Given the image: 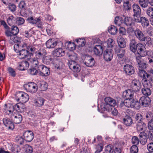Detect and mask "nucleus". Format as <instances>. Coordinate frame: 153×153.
I'll use <instances>...</instances> for the list:
<instances>
[{
	"mask_svg": "<svg viewBox=\"0 0 153 153\" xmlns=\"http://www.w3.org/2000/svg\"><path fill=\"white\" fill-rule=\"evenodd\" d=\"M130 48L131 51L133 53L137 52V54H141L143 56L146 55V51L144 45L141 43L137 44V42L134 39H132L130 41Z\"/></svg>",
	"mask_w": 153,
	"mask_h": 153,
	"instance_id": "1",
	"label": "nucleus"
},
{
	"mask_svg": "<svg viewBox=\"0 0 153 153\" xmlns=\"http://www.w3.org/2000/svg\"><path fill=\"white\" fill-rule=\"evenodd\" d=\"M7 104H5L4 105V109L6 111V113L9 115L11 120H12L13 123L15 124L20 123L22 120V117L21 115L19 114L15 115L13 114V111L11 110H9L7 108Z\"/></svg>",
	"mask_w": 153,
	"mask_h": 153,
	"instance_id": "2",
	"label": "nucleus"
},
{
	"mask_svg": "<svg viewBox=\"0 0 153 153\" xmlns=\"http://www.w3.org/2000/svg\"><path fill=\"white\" fill-rule=\"evenodd\" d=\"M7 108L9 110H11L13 111L15 109L18 112H22L25 111V105L24 104V103L19 102L14 106L10 105H8L7 104Z\"/></svg>",
	"mask_w": 153,
	"mask_h": 153,
	"instance_id": "3",
	"label": "nucleus"
},
{
	"mask_svg": "<svg viewBox=\"0 0 153 153\" xmlns=\"http://www.w3.org/2000/svg\"><path fill=\"white\" fill-rule=\"evenodd\" d=\"M134 12V19L135 22H139V18L141 16V10L140 6L137 4H134L132 6Z\"/></svg>",
	"mask_w": 153,
	"mask_h": 153,
	"instance_id": "4",
	"label": "nucleus"
},
{
	"mask_svg": "<svg viewBox=\"0 0 153 153\" xmlns=\"http://www.w3.org/2000/svg\"><path fill=\"white\" fill-rule=\"evenodd\" d=\"M130 84L131 89L132 91L134 92L139 91L141 87V82L138 80H133Z\"/></svg>",
	"mask_w": 153,
	"mask_h": 153,
	"instance_id": "5",
	"label": "nucleus"
},
{
	"mask_svg": "<svg viewBox=\"0 0 153 153\" xmlns=\"http://www.w3.org/2000/svg\"><path fill=\"white\" fill-rule=\"evenodd\" d=\"M16 99L17 101L20 100L21 102L24 103L27 102L29 99V97L28 95L23 92H19L16 95Z\"/></svg>",
	"mask_w": 153,
	"mask_h": 153,
	"instance_id": "6",
	"label": "nucleus"
},
{
	"mask_svg": "<svg viewBox=\"0 0 153 153\" xmlns=\"http://www.w3.org/2000/svg\"><path fill=\"white\" fill-rule=\"evenodd\" d=\"M25 89L30 92L34 93L38 89V86L36 84L33 82H30L25 84L24 86Z\"/></svg>",
	"mask_w": 153,
	"mask_h": 153,
	"instance_id": "7",
	"label": "nucleus"
},
{
	"mask_svg": "<svg viewBox=\"0 0 153 153\" xmlns=\"http://www.w3.org/2000/svg\"><path fill=\"white\" fill-rule=\"evenodd\" d=\"M104 49V46L102 44H101L95 45L94 47L93 50L95 55L100 56L102 54Z\"/></svg>",
	"mask_w": 153,
	"mask_h": 153,
	"instance_id": "8",
	"label": "nucleus"
},
{
	"mask_svg": "<svg viewBox=\"0 0 153 153\" xmlns=\"http://www.w3.org/2000/svg\"><path fill=\"white\" fill-rule=\"evenodd\" d=\"M34 137L33 133L31 131H27L23 133V138L27 142H30L32 141Z\"/></svg>",
	"mask_w": 153,
	"mask_h": 153,
	"instance_id": "9",
	"label": "nucleus"
},
{
	"mask_svg": "<svg viewBox=\"0 0 153 153\" xmlns=\"http://www.w3.org/2000/svg\"><path fill=\"white\" fill-rule=\"evenodd\" d=\"M140 102L143 106L144 107H150L151 105V100L148 97L143 96L140 99Z\"/></svg>",
	"mask_w": 153,
	"mask_h": 153,
	"instance_id": "10",
	"label": "nucleus"
},
{
	"mask_svg": "<svg viewBox=\"0 0 153 153\" xmlns=\"http://www.w3.org/2000/svg\"><path fill=\"white\" fill-rule=\"evenodd\" d=\"M3 121L4 125L9 129L13 130L14 129L15 126L13 121L7 118H4L3 119Z\"/></svg>",
	"mask_w": 153,
	"mask_h": 153,
	"instance_id": "11",
	"label": "nucleus"
},
{
	"mask_svg": "<svg viewBox=\"0 0 153 153\" xmlns=\"http://www.w3.org/2000/svg\"><path fill=\"white\" fill-rule=\"evenodd\" d=\"M113 53L111 49H108L105 50L103 53V57L106 61H110L112 58Z\"/></svg>",
	"mask_w": 153,
	"mask_h": 153,
	"instance_id": "12",
	"label": "nucleus"
},
{
	"mask_svg": "<svg viewBox=\"0 0 153 153\" xmlns=\"http://www.w3.org/2000/svg\"><path fill=\"white\" fill-rule=\"evenodd\" d=\"M17 52L19 53V56L21 59H24L27 58V59H29L30 57V53L28 52L27 49H22L21 50H17Z\"/></svg>",
	"mask_w": 153,
	"mask_h": 153,
	"instance_id": "13",
	"label": "nucleus"
},
{
	"mask_svg": "<svg viewBox=\"0 0 153 153\" xmlns=\"http://www.w3.org/2000/svg\"><path fill=\"white\" fill-rule=\"evenodd\" d=\"M134 33L136 37L138 40L141 42L144 40L145 36L139 29L137 28L134 31Z\"/></svg>",
	"mask_w": 153,
	"mask_h": 153,
	"instance_id": "14",
	"label": "nucleus"
},
{
	"mask_svg": "<svg viewBox=\"0 0 153 153\" xmlns=\"http://www.w3.org/2000/svg\"><path fill=\"white\" fill-rule=\"evenodd\" d=\"M114 51L117 56L120 58H123L125 54V50L123 48L116 47L114 49Z\"/></svg>",
	"mask_w": 153,
	"mask_h": 153,
	"instance_id": "15",
	"label": "nucleus"
},
{
	"mask_svg": "<svg viewBox=\"0 0 153 153\" xmlns=\"http://www.w3.org/2000/svg\"><path fill=\"white\" fill-rule=\"evenodd\" d=\"M140 142L143 145H145L147 142V135L144 132H140L139 135Z\"/></svg>",
	"mask_w": 153,
	"mask_h": 153,
	"instance_id": "16",
	"label": "nucleus"
},
{
	"mask_svg": "<svg viewBox=\"0 0 153 153\" xmlns=\"http://www.w3.org/2000/svg\"><path fill=\"white\" fill-rule=\"evenodd\" d=\"M142 56H141V54H138L136 56V61L139 65V67H146V63L141 59Z\"/></svg>",
	"mask_w": 153,
	"mask_h": 153,
	"instance_id": "17",
	"label": "nucleus"
},
{
	"mask_svg": "<svg viewBox=\"0 0 153 153\" xmlns=\"http://www.w3.org/2000/svg\"><path fill=\"white\" fill-rule=\"evenodd\" d=\"M65 51L62 48H57L52 52V54L54 56L61 57L65 55Z\"/></svg>",
	"mask_w": 153,
	"mask_h": 153,
	"instance_id": "18",
	"label": "nucleus"
},
{
	"mask_svg": "<svg viewBox=\"0 0 153 153\" xmlns=\"http://www.w3.org/2000/svg\"><path fill=\"white\" fill-rule=\"evenodd\" d=\"M123 122L126 126H130L133 123L132 119L128 115H126L123 118Z\"/></svg>",
	"mask_w": 153,
	"mask_h": 153,
	"instance_id": "19",
	"label": "nucleus"
},
{
	"mask_svg": "<svg viewBox=\"0 0 153 153\" xmlns=\"http://www.w3.org/2000/svg\"><path fill=\"white\" fill-rule=\"evenodd\" d=\"M69 57L71 60L69 61L68 62V65L69 67H76L75 63L74 60L77 59V57L76 54L74 55H69Z\"/></svg>",
	"mask_w": 153,
	"mask_h": 153,
	"instance_id": "20",
	"label": "nucleus"
},
{
	"mask_svg": "<svg viewBox=\"0 0 153 153\" xmlns=\"http://www.w3.org/2000/svg\"><path fill=\"white\" fill-rule=\"evenodd\" d=\"M104 104L111 105V106H115L116 104L115 100L110 97H106L104 99Z\"/></svg>",
	"mask_w": 153,
	"mask_h": 153,
	"instance_id": "21",
	"label": "nucleus"
},
{
	"mask_svg": "<svg viewBox=\"0 0 153 153\" xmlns=\"http://www.w3.org/2000/svg\"><path fill=\"white\" fill-rule=\"evenodd\" d=\"M45 101V100L41 97H38L34 100V104L37 107H41L42 106Z\"/></svg>",
	"mask_w": 153,
	"mask_h": 153,
	"instance_id": "22",
	"label": "nucleus"
},
{
	"mask_svg": "<svg viewBox=\"0 0 153 153\" xmlns=\"http://www.w3.org/2000/svg\"><path fill=\"white\" fill-rule=\"evenodd\" d=\"M114 106H111V105L104 104L103 105H101L100 106L101 110H100L99 109H98V110L101 113H103V111L105 110L108 112H110L112 108V107Z\"/></svg>",
	"mask_w": 153,
	"mask_h": 153,
	"instance_id": "23",
	"label": "nucleus"
},
{
	"mask_svg": "<svg viewBox=\"0 0 153 153\" xmlns=\"http://www.w3.org/2000/svg\"><path fill=\"white\" fill-rule=\"evenodd\" d=\"M139 22H141V25L144 27H146L149 25V20L146 18L144 17H141L139 18Z\"/></svg>",
	"mask_w": 153,
	"mask_h": 153,
	"instance_id": "24",
	"label": "nucleus"
},
{
	"mask_svg": "<svg viewBox=\"0 0 153 153\" xmlns=\"http://www.w3.org/2000/svg\"><path fill=\"white\" fill-rule=\"evenodd\" d=\"M57 42L56 41L50 39L46 42V45L47 48H53L57 45Z\"/></svg>",
	"mask_w": 153,
	"mask_h": 153,
	"instance_id": "25",
	"label": "nucleus"
},
{
	"mask_svg": "<svg viewBox=\"0 0 153 153\" xmlns=\"http://www.w3.org/2000/svg\"><path fill=\"white\" fill-rule=\"evenodd\" d=\"M123 22L128 27H132L134 25L132 19L131 17H125L123 20Z\"/></svg>",
	"mask_w": 153,
	"mask_h": 153,
	"instance_id": "26",
	"label": "nucleus"
},
{
	"mask_svg": "<svg viewBox=\"0 0 153 153\" xmlns=\"http://www.w3.org/2000/svg\"><path fill=\"white\" fill-rule=\"evenodd\" d=\"M46 54V53L45 51L40 50V51L36 53V57L37 59H43L44 56Z\"/></svg>",
	"mask_w": 153,
	"mask_h": 153,
	"instance_id": "27",
	"label": "nucleus"
},
{
	"mask_svg": "<svg viewBox=\"0 0 153 153\" xmlns=\"http://www.w3.org/2000/svg\"><path fill=\"white\" fill-rule=\"evenodd\" d=\"M117 42L119 48H124L126 47V43L124 39L121 37H119L118 38Z\"/></svg>",
	"mask_w": 153,
	"mask_h": 153,
	"instance_id": "28",
	"label": "nucleus"
},
{
	"mask_svg": "<svg viewBox=\"0 0 153 153\" xmlns=\"http://www.w3.org/2000/svg\"><path fill=\"white\" fill-rule=\"evenodd\" d=\"M146 126V123L143 122L137 123L136 125L137 129L138 131L143 130Z\"/></svg>",
	"mask_w": 153,
	"mask_h": 153,
	"instance_id": "29",
	"label": "nucleus"
},
{
	"mask_svg": "<svg viewBox=\"0 0 153 153\" xmlns=\"http://www.w3.org/2000/svg\"><path fill=\"white\" fill-rule=\"evenodd\" d=\"M27 50L30 53L31 56L33 53L36 51V48L35 45H28L27 47Z\"/></svg>",
	"mask_w": 153,
	"mask_h": 153,
	"instance_id": "30",
	"label": "nucleus"
},
{
	"mask_svg": "<svg viewBox=\"0 0 153 153\" xmlns=\"http://www.w3.org/2000/svg\"><path fill=\"white\" fill-rule=\"evenodd\" d=\"M39 117V116H35L34 114H33V116H31V119L34 122L33 123L35 125V126H37L40 123L41 121Z\"/></svg>",
	"mask_w": 153,
	"mask_h": 153,
	"instance_id": "31",
	"label": "nucleus"
},
{
	"mask_svg": "<svg viewBox=\"0 0 153 153\" xmlns=\"http://www.w3.org/2000/svg\"><path fill=\"white\" fill-rule=\"evenodd\" d=\"M138 74L142 78L144 79H146V75L148 73L144 70L143 68H139Z\"/></svg>",
	"mask_w": 153,
	"mask_h": 153,
	"instance_id": "32",
	"label": "nucleus"
},
{
	"mask_svg": "<svg viewBox=\"0 0 153 153\" xmlns=\"http://www.w3.org/2000/svg\"><path fill=\"white\" fill-rule=\"evenodd\" d=\"M133 101L134 98H126L125 99V106L131 108L133 104L132 103Z\"/></svg>",
	"mask_w": 153,
	"mask_h": 153,
	"instance_id": "33",
	"label": "nucleus"
},
{
	"mask_svg": "<svg viewBox=\"0 0 153 153\" xmlns=\"http://www.w3.org/2000/svg\"><path fill=\"white\" fill-rule=\"evenodd\" d=\"M53 59L51 56H45L43 59V62L46 64L48 65L51 63Z\"/></svg>",
	"mask_w": 153,
	"mask_h": 153,
	"instance_id": "34",
	"label": "nucleus"
},
{
	"mask_svg": "<svg viewBox=\"0 0 153 153\" xmlns=\"http://www.w3.org/2000/svg\"><path fill=\"white\" fill-rule=\"evenodd\" d=\"M108 32L111 35H115L117 31V29L114 25H111L108 28Z\"/></svg>",
	"mask_w": 153,
	"mask_h": 153,
	"instance_id": "35",
	"label": "nucleus"
},
{
	"mask_svg": "<svg viewBox=\"0 0 153 153\" xmlns=\"http://www.w3.org/2000/svg\"><path fill=\"white\" fill-rule=\"evenodd\" d=\"M123 7L126 10H129L131 8V4L129 3L128 0H123Z\"/></svg>",
	"mask_w": 153,
	"mask_h": 153,
	"instance_id": "36",
	"label": "nucleus"
},
{
	"mask_svg": "<svg viewBox=\"0 0 153 153\" xmlns=\"http://www.w3.org/2000/svg\"><path fill=\"white\" fill-rule=\"evenodd\" d=\"M28 46V45L25 43H22V44L20 45L18 44H15L14 46V48L15 51L17 52V48H18V50L19 49L21 48V47L22 48H23L25 49V48L27 49V47Z\"/></svg>",
	"mask_w": 153,
	"mask_h": 153,
	"instance_id": "37",
	"label": "nucleus"
},
{
	"mask_svg": "<svg viewBox=\"0 0 153 153\" xmlns=\"http://www.w3.org/2000/svg\"><path fill=\"white\" fill-rule=\"evenodd\" d=\"M42 68L43 70L41 73V75L42 76H47L49 75L50 74L49 68Z\"/></svg>",
	"mask_w": 153,
	"mask_h": 153,
	"instance_id": "38",
	"label": "nucleus"
},
{
	"mask_svg": "<svg viewBox=\"0 0 153 153\" xmlns=\"http://www.w3.org/2000/svg\"><path fill=\"white\" fill-rule=\"evenodd\" d=\"M141 91L143 94L146 97L150 95L151 94V91L148 88H143Z\"/></svg>",
	"mask_w": 153,
	"mask_h": 153,
	"instance_id": "39",
	"label": "nucleus"
},
{
	"mask_svg": "<svg viewBox=\"0 0 153 153\" xmlns=\"http://www.w3.org/2000/svg\"><path fill=\"white\" fill-rule=\"evenodd\" d=\"M39 87L41 89L42 91H45L47 88L48 84L45 82H42L39 83Z\"/></svg>",
	"mask_w": 153,
	"mask_h": 153,
	"instance_id": "40",
	"label": "nucleus"
},
{
	"mask_svg": "<svg viewBox=\"0 0 153 153\" xmlns=\"http://www.w3.org/2000/svg\"><path fill=\"white\" fill-rule=\"evenodd\" d=\"M135 118L137 123L143 122V117L142 115L140 113L137 114L135 115Z\"/></svg>",
	"mask_w": 153,
	"mask_h": 153,
	"instance_id": "41",
	"label": "nucleus"
},
{
	"mask_svg": "<svg viewBox=\"0 0 153 153\" xmlns=\"http://www.w3.org/2000/svg\"><path fill=\"white\" fill-rule=\"evenodd\" d=\"M132 68H124V70L125 73L128 75H131L134 73V70Z\"/></svg>",
	"mask_w": 153,
	"mask_h": 153,
	"instance_id": "42",
	"label": "nucleus"
},
{
	"mask_svg": "<svg viewBox=\"0 0 153 153\" xmlns=\"http://www.w3.org/2000/svg\"><path fill=\"white\" fill-rule=\"evenodd\" d=\"M103 148V145L102 143H100L98 144L96 146V149L97 150L95 152V153H100L102 151Z\"/></svg>",
	"mask_w": 153,
	"mask_h": 153,
	"instance_id": "43",
	"label": "nucleus"
},
{
	"mask_svg": "<svg viewBox=\"0 0 153 153\" xmlns=\"http://www.w3.org/2000/svg\"><path fill=\"white\" fill-rule=\"evenodd\" d=\"M19 7L21 9V12H22L23 10L25 11L26 9V4L23 1H22L20 2Z\"/></svg>",
	"mask_w": 153,
	"mask_h": 153,
	"instance_id": "44",
	"label": "nucleus"
},
{
	"mask_svg": "<svg viewBox=\"0 0 153 153\" xmlns=\"http://www.w3.org/2000/svg\"><path fill=\"white\" fill-rule=\"evenodd\" d=\"M76 42L78 45L81 47L84 46L85 44V40L82 39H79L76 40Z\"/></svg>",
	"mask_w": 153,
	"mask_h": 153,
	"instance_id": "45",
	"label": "nucleus"
},
{
	"mask_svg": "<svg viewBox=\"0 0 153 153\" xmlns=\"http://www.w3.org/2000/svg\"><path fill=\"white\" fill-rule=\"evenodd\" d=\"M33 152V149L31 146L27 145L25 147L24 152L23 153H32Z\"/></svg>",
	"mask_w": 153,
	"mask_h": 153,
	"instance_id": "46",
	"label": "nucleus"
},
{
	"mask_svg": "<svg viewBox=\"0 0 153 153\" xmlns=\"http://www.w3.org/2000/svg\"><path fill=\"white\" fill-rule=\"evenodd\" d=\"M118 66L119 67L120 66L125 67H132V65L130 64H126V63L124 62L123 60H121L119 62L117 63Z\"/></svg>",
	"mask_w": 153,
	"mask_h": 153,
	"instance_id": "47",
	"label": "nucleus"
},
{
	"mask_svg": "<svg viewBox=\"0 0 153 153\" xmlns=\"http://www.w3.org/2000/svg\"><path fill=\"white\" fill-rule=\"evenodd\" d=\"M131 153H137L138 152V147L136 145H133L130 149Z\"/></svg>",
	"mask_w": 153,
	"mask_h": 153,
	"instance_id": "48",
	"label": "nucleus"
},
{
	"mask_svg": "<svg viewBox=\"0 0 153 153\" xmlns=\"http://www.w3.org/2000/svg\"><path fill=\"white\" fill-rule=\"evenodd\" d=\"M146 76V79H148L151 81H153V70H151L149 71H148Z\"/></svg>",
	"mask_w": 153,
	"mask_h": 153,
	"instance_id": "49",
	"label": "nucleus"
},
{
	"mask_svg": "<svg viewBox=\"0 0 153 153\" xmlns=\"http://www.w3.org/2000/svg\"><path fill=\"white\" fill-rule=\"evenodd\" d=\"M19 29L16 26H13L12 28L11 32L12 35H16L19 33Z\"/></svg>",
	"mask_w": 153,
	"mask_h": 153,
	"instance_id": "50",
	"label": "nucleus"
},
{
	"mask_svg": "<svg viewBox=\"0 0 153 153\" xmlns=\"http://www.w3.org/2000/svg\"><path fill=\"white\" fill-rule=\"evenodd\" d=\"M139 4L143 8H146L148 6V3L145 0H138Z\"/></svg>",
	"mask_w": 153,
	"mask_h": 153,
	"instance_id": "51",
	"label": "nucleus"
},
{
	"mask_svg": "<svg viewBox=\"0 0 153 153\" xmlns=\"http://www.w3.org/2000/svg\"><path fill=\"white\" fill-rule=\"evenodd\" d=\"M114 41L111 38H109L107 41V44L108 47L111 48L114 44Z\"/></svg>",
	"mask_w": 153,
	"mask_h": 153,
	"instance_id": "52",
	"label": "nucleus"
},
{
	"mask_svg": "<svg viewBox=\"0 0 153 153\" xmlns=\"http://www.w3.org/2000/svg\"><path fill=\"white\" fill-rule=\"evenodd\" d=\"M132 103L133 104L131 108H140L141 104L140 101L139 102L138 101H136L134 99V101Z\"/></svg>",
	"mask_w": 153,
	"mask_h": 153,
	"instance_id": "53",
	"label": "nucleus"
},
{
	"mask_svg": "<svg viewBox=\"0 0 153 153\" xmlns=\"http://www.w3.org/2000/svg\"><path fill=\"white\" fill-rule=\"evenodd\" d=\"M146 13L149 16L153 18V8L149 7L146 10Z\"/></svg>",
	"mask_w": 153,
	"mask_h": 153,
	"instance_id": "54",
	"label": "nucleus"
},
{
	"mask_svg": "<svg viewBox=\"0 0 153 153\" xmlns=\"http://www.w3.org/2000/svg\"><path fill=\"white\" fill-rule=\"evenodd\" d=\"M131 142L134 145H137L139 144V140L136 136H133Z\"/></svg>",
	"mask_w": 153,
	"mask_h": 153,
	"instance_id": "55",
	"label": "nucleus"
},
{
	"mask_svg": "<svg viewBox=\"0 0 153 153\" xmlns=\"http://www.w3.org/2000/svg\"><path fill=\"white\" fill-rule=\"evenodd\" d=\"M7 70L11 76L13 77L16 76V73L13 69L12 68H8Z\"/></svg>",
	"mask_w": 153,
	"mask_h": 153,
	"instance_id": "56",
	"label": "nucleus"
},
{
	"mask_svg": "<svg viewBox=\"0 0 153 153\" xmlns=\"http://www.w3.org/2000/svg\"><path fill=\"white\" fill-rule=\"evenodd\" d=\"M28 72L32 75H35L37 73L38 71L35 68H31L29 69Z\"/></svg>",
	"mask_w": 153,
	"mask_h": 153,
	"instance_id": "57",
	"label": "nucleus"
},
{
	"mask_svg": "<svg viewBox=\"0 0 153 153\" xmlns=\"http://www.w3.org/2000/svg\"><path fill=\"white\" fill-rule=\"evenodd\" d=\"M19 65L20 67H28L29 66L28 62L26 61L19 62Z\"/></svg>",
	"mask_w": 153,
	"mask_h": 153,
	"instance_id": "58",
	"label": "nucleus"
},
{
	"mask_svg": "<svg viewBox=\"0 0 153 153\" xmlns=\"http://www.w3.org/2000/svg\"><path fill=\"white\" fill-rule=\"evenodd\" d=\"M67 46L68 49L70 50H73L75 48V44L72 42H69Z\"/></svg>",
	"mask_w": 153,
	"mask_h": 153,
	"instance_id": "59",
	"label": "nucleus"
},
{
	"mask_svg": "<svg viewBox=\"0 0 153 153\" xmlns=\"http://www.w3.org/2000/svg\"><path fill=\"white\" fill-rule=\"evenodd\" d=\"M25 22V20L22 17H18L16 18V23L18 25L23 24Z\"/></svg>",
	"mask_w": 153,
	"mask_h": 153,
	"instance_id": "60",
	"label": "nucleus"
},
{
	"mask_svg": "<svg viewBox=\"0 0 153 153\" xmlns=\"http://www.w3.org/2000/svg\"><path fill=\"white\" fill-rule=\"evenodd\" d=\"M38 18H33V17H30L28 18V21L30 23L34 24H36Z\"/></svg>",
	"mask_w": 153,
	"mask_h": 153,
	"instance_id": "61",
	"label": "nucleus"
},
{
	"mask_svg": "<svg viewBox=\"0 0 153 153\" xmlns=\"http://www.w3.org/2000/svg\"><path fill=\"white\" fill-rule=\"evenodd\" d=\"M145 117L148 121H150L153 119V115L151 112L147 113L145 115Z\"/></svg>",
	"mask_w": 153,
	"mask_h": 153,
	"instance_id": "62",
	"label": "nucleus"
},
{
	"mask_svg": "<svg viewBox=\"0 0 153 153\" xmlns=\"http://www.w3.org/2000/svg\"><path fill=\"white\" fill-rule=\"evenodd\" d=\"M148 138L150 141H153V131H149L148 134Z\"/></svg>",
	"mask_w": 153,
	"mask_h": 153,
	"instance_id": "63",
	"label": "nucleus"
},
{
	"mask_svg": "<svg viewBox=\"0 0 153 153\" xmlns=\"http://www.w3.org/2000/svg\"><path fill=\"white\" fill-rule=\"evenodd\" d=\"M147 148L149 152H153V142H151L147 145Z\"/></svg>",
	"mask_w": 153,
	"mask_h": 153,
	"instance_id": "64",
	"label": "nucleus"
}]
</instances>
